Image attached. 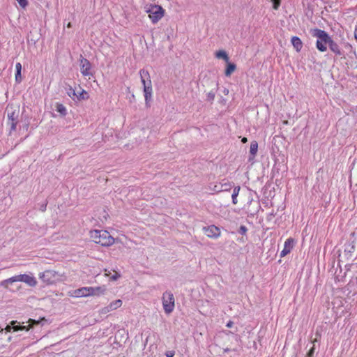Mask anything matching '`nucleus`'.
Segmentation results:
<instances>
[{
    "label": "nucleus",
    "instance_id": "nucleus-1",
    "mask_svg": "<svg viewBox=\"0 0 357 357\" xmlns=\"http://www.w3.org/2000/svg\"><path fill=\"white\" fill-rule=\"evenodd\" d=\"M90 237L96 243L102 246H109L114 243V238L106 230L91 231Z\"/></svg>",
    "mask_w": 357,
    "mask_h": 357
},
{
    "label": "nucleus",
    "instance_id": "nucleus-2",
    "mask_svg": "<svg viewBox=\"0 0 357 357\" xmlns=\"http://www.w3.org/2000/svg\"><path fill=\"white\" fill-rule=\"evenodd\" d=\"M15 282H23L32 287L37 284V280L32 274H20L3 280L1 285L4 287H8L9 284H12Z\"/></svg>",
    "mask_w": 357,
    "mask_h": 357
},
{
    "label": "nucleus",
    "instance_id": "nucleus-3",
    "mask_svg": "<svg viewBox=\"0 0 357 357\" xmlns=\"http://www.w3.org/2000/svg\"><path fill=\"white\" fill-rule=\"evenodd\" d=\"M312 35L317 38L316 42V47L320 52H326L327 50V45L331 40L329 35L324 30L319 29H314L312 30Z\"/></svg>",
    "mask_w": 357,
    "mask_h": 357
},
{
    "label": "nucleus",
    "instance_id": "nucleus-4",
    "mask_svg": "<svg viewBox=\"0 0 357 357\" xmlns=\"http://www.w3.org/2000/svg\"><path fill=\"white\" fill-rule=\"evenodd\" d=\"M141 82L144 86L145 101L147 103L151 98L152 95V84L151 77L148 70L142 69L139 71Z\"/></svg>",
    "mask_w": 357,
    "mask_h": 357
},
{
    "label": "nucleus",
    "instance_id": "nucleus-5",
    "mask_svg": "<svg viewBox=\"0 0 357 357\" xmlns=\"http://www.w3.org/2000/svg\"><path fill=\"white\" fill-rule=\"evenodd\" d=\"M146 12L153 24H156L164 16L165 10L159 5H149L146 8Z\"/></svg>",
    "mask_w": 357,
    "mask_h": 357
},
{
    "label": "nucleus",
    "instance_id": "nucleus-6",
    "mask_svg": "<svg viewBox=\"0 0 357 357\" xmlns=\"http://www.w3.org/2000/svg\"><path fill=\"white\" fill-rule=\"evenodd\" d=\"M162 307L166 314L173 312L175 307L174 296L171 291H165L162 294Z\"/></svg>",
    "mask_w": 357,
    "mask_h": 357
},
{
    "label": "nucleus",
    "instance_id": "nucleus-7",
    "mask_svg": "<svg viewBox=\"0 0 357 357\" xmlns=\"http://www.w3.org/2000/svg\"><path fill=\"white\" fill-rule=\"evenodd\" d=\"M105 289L100 287H82L75 291V296L83 297L93 295H99L103 293Z\"/></svg>",
    "mask_w": 357,
    "mask_h": 357
},
{
    "label": "nucleus",
    "instance_id": "nucleus-8",
    "mask_svg": "<svg viewBox=\"0 0 357 357\" xmlns=\"http://www.w3.org/2000/svg\"><path fill=\"white\" fill-rule=\"evenodd\" d=\"M231 188L232 183L226 179H223L221 182L216 184L211 183L209 185L210 190L215 192L229 191Z\"/></svg>",
    "mask_w": 357,
    "mask_h": 357
},
{
    "label": "nucleus",
    "instance_id": "nucleus-9",
    "mask_svg": "<svg viewBox=\"0 0 357 357\" xmlns=\"http://www.w3.org/2000/svg\"><path fill=\"white\" fill-rule=\"evenodd\" d=\"M80 72L85 76L89 77L90 79L91 76H93V73L91 70V64L89 61L84 58L82 55L80 56Z\"/></svg>",
    "mask_w": 357,
    "mask_h": 357
},
{
    "label": "nucleus",
    "instance_id": "nucleus-10",
    "mask_svg": "<svg viewBox=\"0 0 357 357\" xmlns=\"http://www.w3.org/2000/svg\"><path fill=\"white\" fill-rule=\"evenodd\" d=\"M122 301L121 299L115 300L111 302L107 306L101 308L99 313L102 315L106 314L113 310L119 308L122 305Z\"/></svg>",
    "mask_w": 357,
    "mask_h": 357
},
{
    "label": "nucleus",
    "instance_id": "nucleus-11",
    "mask_svg": "<svg viewBox=\"0 0 357 357\" xmlns=\"http://www.w3.org/2000/svg\"><path fill=\"white\" fill-rule=\"evenodd\" d=\"M203 229L204 231V234L208 237L211 238H217L220 235V229L213 225L208 226V227H204L203 228Z\"/></svg>",
    "mask_w": 357,
    "mask_h": 357
},
{
    "label": "nucleus",
    "instance_id": "nucleus-12",
    "mask_svg": "<svg viewBox=\"0 0 357 357\" xmlns=\"http://www.w3.org/2000/svg\"><path fill=\"white\" fill-rule=\"evenodd\" d=\"M56 273L52 270H47L39 274V278L47 284H52L54 282Z\"/></svg>",
    "mask_w": 357,
    "mask_h": 357
},
{
    "label": "nucleus",
    "instance_id": "nucleus-13",
    "mask_svg": "<svg viewBox=\"0 0 357 357\" xmlns=\"http://www.w3.org/2000/svg\"><path fill=\"white\" fill-rule=\"evenodd\" d=\"M39 322H40L39 321H36L34 319H29V325L28 326H26L15 325V322L13 321L12 322L13 326H8L6 329L8 332H10L11 331V329H13L14 331H23V330L28 331L29 326L30 325L33 326L34 324H38Z\"/></svg>",
    "mask_w": 357,
    "mask_h": 357
},
{
    "label": "nucleus",
    "instance_id": "nucleus-14",
    "mask_svg": "<svg viewBox=\"0 0 357 357\" xmlns=\"http://www.w3.org/2000/svg\"><path fill=\"white\" fill-rule=\"evenodd\" d=\"M294 245V240L292 238H287L284 244V248L281 251L280 256V257H284L288 254H289L293 249Z\"/></svg>",
    "mask_w": 357,
    "mask_h": 357
},
{
    "label": "nucleus",
    "instance_id": "nucleus-15",
    "mask_svg": "<svg viewBox=\"0 0 357 357\" xmlns=\"http://www.w3.org/2000/svg\"><path fill=\"white\" fill-rule=\"evenodd\" d=\"M328 47L330 50L335 53L337 56H341L342 52L338 44L335 42L332 38H331L330 42L328 43Z\"/></svg>",
    "mask_w": 357,
    "mask_h": 357
},
{
    "label": "nucleus",
    "instance_id": "nucleus-16",
    "mask_svg": "<svg viewBox=\"0 0 357 357\" xmlns=\"http://www.w3.org/2000/svg\"><path fill=\"white\" fill-rule=\"evenodd\" d=\"M291 44L297 52H300L303 47L301 40L297 36H293L291 40Z\"/></svg>",
    "mask_w": 357,
    "mask_h": 357
},
{
    "label": "nucleus",
    "instance_id": "nucleus-17",
    "mask_svg": "<svg viewBox=\"0 0 357 357\" xmlns=\"http://www.w3.org/2000/svg\"><path fill=\"white\" fill-rule=\"evenodd\" d=\"M8 121H18L19 110L10 111L8 109Z\"/></svg>",
    "mask_w": 357,
    "mask_h": 357
},
{
    "label": "nucleus",
    "instance_id": "nucleus-18",
    "mask_svg": "<svg viewBox=\"0 0 357 357\" xmlns=\"http://www.w3.org/2000/svg\"><path fill=\"white\" fill-rule=\"evenodd\" d=\"M240 186H236L234 187V190H233V193L231 195V198H232V203L234 204H236L237 202H238V200H237V197L239 194V191H240Z\"/></svg>",
    "mask_w": 357,
    "mask_h": 357
},
{
    "label": "nucleus",
    "instance_id": "nucleus-19",
    "mask_svg": "<svg viewBox=\"0 0 357 357\" xmlns=\"http://www.w3.org/2000/svg\"><path fill=\"white\" fill-rule=\"evenodd\" d=\"M258 150V144L256 141H253L250 144V154L255 157Z\"/></svg>",
    "mask_w": 357,
    "mask_h": 357
},
{
    "label": "nucleus",
    "instance_id": "nucleus-20",
    "mask_svg": "<svg viewBox=\"0 0 357 357\" xmlns=\"http://www.w3.org/2000/svg\"><path fill=\"white\" fill-rule=\"evenodd\" d=\"M236 69V65L234 63H229L227 64V68L225 70V75L227 77H229L231 75V74Z\"/></svg>",
    "mask_w": 357,
    "mask_h": 357
},
{
    "label": "nucleus",
    "instance_id": "nucleus-21",
    "mask_svg": "<svg viewBox=\"0 0 357 357\" xmlns=\"http://www.w3.org/2000/svg\"><path fill=\"white\" fill-rule=\"evenodd\" d=\"M215 56L218 59H224L226 62H228V61H229L228 55H227V52L224 50H220V51L217 52L215 53Z\"/></svg>",
    "mask_w": 357,
    "mask_h": 357
},
{
    "label": "nucleus",
    "instance_id": "nucleus-22",
    "mask_svg": "<svg viewBox=\"0 0 357 357\" xmlns=\"http://www.w3.org/2000/svg\"><path fill=\"white\" fill-rule=\"evenodd\" d=\"M56 110L62 116H66L67 114V109L66 107L62 104L57 103L56 106Z\"/></svg>",
    "mask_w": 357,
    "mask_h": 357
},
{
    "label": "nucleus",
    "instance_id": "nucleus-23",
    "mask_svg": "<svg viewBox=\"0 0 357 357\" xmlns=\"http://www.w3.org/2000/svg\"><path fill=\"white\" fill-rule=\"evenodd\" d=\"M66 93L69 97H70L73 99H75L77 96V93L75 90L72 88L70 86H68V87L66 89Z\"/></svg>",
    "mask_w": 357,
    "mask_h": 357
},
{
    "label": "nucleus",
    "instance_id": "nucleus-24",
    "mask_svg": "<svg viewBox=\"0 0 357 357\" xmlns=\"http://www.w3.org/2000/svg\"><path fill=\"white\" fill-rule=\"evenodd\" d=\"M18 121H8V125L10 126V134L16 130Z\"/></svg>",
    "mask_w": 357,
    "mask_h": 357
},
{
    "label": "nucleus",
    "instance_id": "nucleus-25",
    "mask_svg": "<svg viewBox=\"0 0 357 357\" xmlns=\"http://www.w3.org/2000/svg\"><path fill=\"white\" fill-rule=\"evenodd\" d=\"M215 93L214 91H211L207 93L206 100L209 102H213L215 99Z\"/></svg>",
    "mask_w": 357,
    "mask_h": 357
},
{
    "label": "nucleus",
    "instance_id": "nucleus-26",
    "mask_svg": "<svg viewBox=\"0 0 357 357\" xmlns=\"http://www.w3.org/2000/svg\"><path fill=\"white\" fill-rule=\"evenodd\" d=\"M273 3V8L275 10H278L280 6L281 0H271Z\"/></svg>",
    "mask_w": 357,
    "mask_h": 357
},
{
    "label": "nucleus",
    "instance_id": "nucleus-27",
    "mask_svg": "<svg viewBox=\"0 0 357 357\" xmlns=\"http://www.w3.org/2000/svg\"><path fill=\"white\" fill-rule=\"evenodd\" d=\"M84 94H86V92L84 90H82L81 92H79L78 93H77V96L75 98H77L78 100L84 99L85 98V97L84 96Z\"/></svg>",
    "mask_w": 357,
    "mask_h": 357
},
{
    "label": "nucleus",
    "instance_id": "nucleus-28",
    "mask_svg": "<svg viewBox=\"0 0 357 357\" xmlns=\"http://www.w3.org/2000/svg\"><path fill=\"white\" fill-rule=\"evenodd\" d=\"M248 231V229L245 226L241 225L239 228L238 232L241 235H245Z\"/></svg>",
    "mask_w": 357,
    "mask_h": 357
},
{
    "label": "nucleus",
    "instance_id": "nucleus-29",
    "mask_svg": "<svg viewBox=\"0 0 357 357\" xmlns=\"http://www.w3.org/2000/svg\"><path fill=\"white\" fill-rule=\"evenodd\" d=\"M20 6L24 8L28 5L27 0H17Z\"/></svg>",
    "mask_w": 357,
    "mask_h": 357
},
{
    "label": "nucleus",
    "instance_id": "nucleus-30",
    "mask_svg": "<svg viewBox=\"0 0 357 357\" xmlns=\"http://www.w3.org/2000/svg\"><path fill=\"white\" fill-rule=\"evenodd\" d=\"M314 351H315V347H314V345H313L312 347V348L307 352V357H314Z\"/></svg>",
    "mask_w": 357,
    "mask_h": 357
},
{
    "label": "nucleus",
    "instance_id": "nucleus-31",
    "mask_svg": "<svg viewBox=\"0 0 357 357\" xmlns=\"http://www.w3.org/2000/svg\"><path fill=\"white\" fill-rule=\"evenodd\" d=\"M16 72H17V74L20 75V73H21L22 70V65L20 63H17L15 65Z\"/></svg>",
    "mask_w": 357,
    "mask_h": 357
},
{
    "label": "nucleus",
    "instance_id": "nucleus-32",
    "mask_svg": "<svg viewBox=\"0 0 357 357\" xmlns=\"http://www.w3.org/2000/svg\"><path fill=\"white\" fill-rule=\"evenodd\" d=\"M119 278H120V275L119 273H116L115 274H114L113 275L111 276L110 279L113 281H115L117 279H119Z\"/></svg>",
    "mask_w": 357,
    "mask_h": 357
},
{
    "label": "nucleus",
    "instance_id": "nucleus-33",
    "mask_svg": "<svg viewBox=\"0 0 357 357\" xmlns=\"http://www.w3.org/2000/svg\"><path fill=\"white\" fill-rule=\"evenodd\" d=\"M22 79L21 77V73H20V75L17 74V72L15 73V80L17 82H20Z\"/></svg>",
    "mask_w": 357,
    "mask_h": 357
},
{
    "label": "nucleus",
    "instance_id": "nucleus-34",
    "mask_svg": "<svg viewBox=\"0 0 357 357\" xmlns=\"http://www.w3.org/2000/svg\"><path fill=\"white\" fill-rule=\"evenodd\" d=\"M46 207H47V204L46 203H43V204H41L40 209L42 211H45L46 210Z\"/></svg>",
    "mask_w": 357,
    "mask_h": 357
},
{
    "label": "nucleus",
    "instance_id": "nucleus-35",
    "mask_svg": "<svg viewBox=\"0 0 357 357\" xmlns=\"http://www.w3.org/2000/svg\"><path fill=\"white\" fill-rule=\"evenodd\" d=\"M174 351H169L166 353V356L167 357H173L174 356Z\"/></svg>",
    "mask_w": 357,
    "mask_h": 357
},
{
    "label": "nucleus",
    "instance_id": "nucleus-36",
    "mask_svg": "<svg viewBox=\"0 0 357 357\" xmlns=\"http://www.w3.org/2000/svg\"><path fill=\"white\" fill-rule=\"evenodd\" d=\"M233 324H234L233 321H229L227 324L226 326H227V327H228V328H231V327H232Z\"/></svg>",
    "mask_w": 357,
    "mask_h": 357
},
{
    "label": "nucleus",
    "instance_id": "nucleus-37",
    "mask_svg": "<svg viewBox=\"0 0 357 357\" xmlns=\"http://www.w3.org/2000/svg\"><path fill=\"white\" fill-rule=\"evenodd\" d=\"M354 36H355L356 40H357V27L355 29V31H354Z\"/></svg>",
    "mask_w": 357,
    "mask_h": 357
},
{
    "label": "nucleus",
    "instance_id": "nucleus-38",
    "mask_svg": "<svg viewBox=\"0 0 357 357\" xmlns=\"http://www.w3.org/2000/svg\"><path fill=\"white\" fill-rule=\"evenodd\" d=\"M229 351H230V349L229 348H226L224 349L225 353L229 352Z\"/></svg>",
    "mask_w": 357,
    "mask_h": 357
},
{
    "label": "nucleus",
    "instance_id": "nucleus-39",
    "mask_svg": "<svg viewBox=\"0 0 357 357\" xmlns=\"http://www.w3.org/2000/svg\"><path fill=\"white\" fill-rule=\"evenodd\" d=\"M242 142L243 143L246 142H247V138L244 137L243 139H242Z\"/></svg>",
    "mask_w": 357,
    "mask_h": 357
}]
</instances>
